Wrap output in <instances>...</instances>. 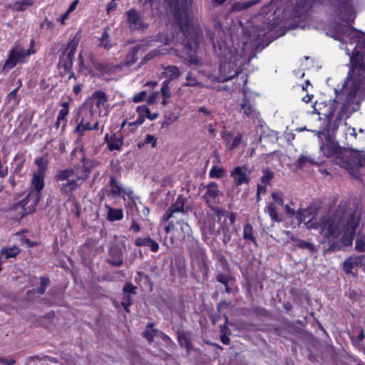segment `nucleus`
<instances>
[{
    "label": "nucleus",
    "instance_id": "16",
    "mask_svg": "<svg viewBox=\"0 0 365 365\" xmlns=\"http://www.w3.org/2000/svg\"><path fill=\"white\" fill-rule=\"evenodd\" d=\"M24 58V49L19 51L12 50L11 51L8 58L6 59L4 69L10 70L13 68L19 61Z\"/></svg>",
    "mask_w": 365,
    "mask_h": 365
},
{
    "label": "nucleus",
    "instance_id": "38",
    "mask_svg": "<svg viewBox=\"0 0 365 365\" xmlns=\"http://www.w3.org/2000/svg\"><path fill=\"white\" fill-rule=\"evenodd\" d=\"M33 4L32 0H20L14 3V6L18 11H24L27 7L31 6Z\"/></svg>",
    "mask_w": 365,
    "mask_h": 365
},
{
    "label": "nucleus",
    "instance_id": "64",
    "mask_svg": "<svg viewBox=\"0 0 365 365\" xmlns=\"http://www.w3.org/2000/svg\"><path fill=\"white\" fill-rule=\"evenodd\" d=\"M19 88H16L11 91L7 96V99L9 101H11L13 98H15L16 96V93L18 91Z\"/></svg>",
    "mask_w": 365,
    "mask_h": 365
},
{
    "label": "nucleus",
    "instance_id": "42",
    "mask_svg": "<svg viewBox=\"0 0 365 365\" xmlns=\"http://www.w3.org/2000/svg\"><path fill=\"white\" fill-rule=\"evenodd\" d=\"M137 287L134 286L132 283L128 282L123 286V294H135Z\"/></svg>",
    "mask_w": 365,
    "mask_h": 365
},
{
    "label": "nucleus",
    "instance_id": "31",
    "mask_svg": "<svg viewBox=\"0 0 365 365\" xmlns=\"http://www.w3.org/2000/svg\"><path fill=\"white\" fill-rule=\"evenodd\" d=\"M136 111H141L145 118H147L150 120L156 119L159 115L158 113H151L150 109L145 105L138 106Z\"/></svg>",
    "mask_w": 365,
    "mask_h": 365
},
{
    "label": "nucleus",
    "instance_id": "57",
    "mask_svg": "<svg viewBox=\"0 0 365 365\" xmlns=\"http://www.w3.org/2000/svg\"><path fill=\"white\" fill-rule=\"evenodd\" d=\"M68 113V110L66 109H61L58 112V117H57V123L61 122V120H63L65 119L66 115Z\"/></svg>",
    "mask_w": 365,
    "mask_h": 365
},
{
    "label": "nucleus",
    "instance_id": "1",
    "mask_svg": "<svg viewBox=\"0 0 365 365\" xmlns=\"http://www.w3.org/2000/svg\"><path fill=\"white\" fill-rule=\"evenodd\" d=\"M317 3L327 6L330 14L336 17L327 35L346 42L344 49L351 65L344 88L345 101L335 119V130L344 118L359 109L362 101L361 89L365 88V34L351 26L355 19L351 0H272L269 2V31L284 21L304 17Z\"/></svg>",
    "mask_w": 365,
    "mask_h": 365
},
{
    "label": "nucleus",
    "instance_id": "13",
    "mask_svg": "<svg viewBox=\"0 0 365 365\" xmlns=\"http://www.w3.org/2000/svg\"><path fill=\"white\" fill-rule=\"evenodd\" d=\"M125 247L115 244L108 249L106 262L113 267H119L123 264Z\"/></svg>",
    "mask_w": 365,
    "mask_h": 365
},
{
    "label": "nucleus",
    "instance_id": "19",
    "mask_svg": "<svg viewBox=\"0 0 365 365\" xmlns=\"http://www.w3.org/2000/svg\"><path fill=\"white\" fill-rule=\"evenodd\" d=\"M239 106L240 111L243 114L244 116L250 117L256 114V110L253 103L249 98H247L246 95H245Z\"/></svg>",
    "mask_w": 365,
    "mask_h": 365
},
{
    "label": "nucleus",
    "instance_id": "2",
    "mask_svg": "<svg viewBox=\"0 0 365 365\" xmlns=\"http://www.w3.org/2000/svg\"><path fill=\"white\" fill-rule=\"evenodd\" d=\"M360 214L347 202H341L333 215H323L318 222L312 220L306 222L307 228H319L320 233L329 239L337 238L343 233L341 242L344 246L352 245L356 228L359 225Z\"/></svg>",
    "mask_w": 365,
    "mask_h": 365
},
{
    "label": "nucleus",
    "instance_id": "62",
    "mask_svg": "<svg viewBox=\"0 0 365 365\" xmlns=\"http://www.w3.org/2000/svg\"><path fill=\"white\" fill-rule=\"evenodd\" d=\"M116 6H117V4H115V2L114 1H110L107 4V8H106L107 12L110 13L111 11L115 9Z\"/></svg>",
    "mask_w": 365,
    "mask_h": 365
},
{
    "label": "nucleus",
    "instance_id": "59",
    "mask_svg": "<svg viewBox=\"0 0 365 365\" xmlns=\"http://www.w3.org/2000/svg\"><path fill=\"white\" fill-rule=\"evenodd\" d=\"M284 208L287 215L290 217H292L297 214V212H295L294 210L289 205H285Z\"/></svg>",
    "mask_w": 365,
    "mask_h": 365
},
{
    "label": "nucleus",
    "instance_id": "22",
    "mask_svg": "<svg viewBox=\"0 0 365 365\" xmlns=\"http://www.w3.org/2000/svg\"><path fill=\"white\" fill-rule=\"evenodd\" d=\"M178 340L180 345L185 347L189 353L192 348L190 333L187 331L178 332Z\"/></svg>",
    "mask_w": 365,
    "mask_h": 365
},
{
    "label": "nucleus",
    "instance_id": "35",
    "mask_svg": "<svg viewBox=\"0 0 365 365\" xmlns=\"http://www.w3.org/2000/svg\"><path fill=\"white\" fill-rule=\"evenodd\" d=\"M262 176L261 177V182L264 185L269 184L270 181L274 178V173L269 168H265L262 170Z\"/></svg>",
    "mask_w": 365,
    "mask_h": 365
},
{
    "label": "nucleus",
    "instance_id": "40",
    "mask_svg": "<svg viewBox=\"0 0 365 365\" xmlns=\"http://www.w3.org/2000/svg\"><path fill=\"white\" fill-rule=\"evenodd\" d=\"M187 82L185 83V86H200L201 83H199L195 78L192 75L191 72H188L186 75Z\"/></svg>",
    "mask_w": 365,
    "mask_h": 365
},
{
    "label": "nucleus",
    "instance_id": "18",
    "mask_svg": "<svg viewBox=\"0 0 365 365\" xmlns=\"http://www.w3.org/2000/svg\"><path fill=\"white\" fill-rule=\"evenodd\" d=\"M364 259L365 257L362 255L349 257L344 262V270L346 273H351L355 267L362 266Z\"/></svg>",
    "mask_w": 365,
    "mask_h": 365
},
{
    "label": "nucleus",
    "instance_id": "63",
    "mask_svg": "<svg viewBox=\"0 0 365 365\" xmlns=\"http://www.w3.org/2000/svg\"><path fill=\"white\" fill-rule=\"evenodd\" d=\"M79 3V0H74L71 4L69 6L68 9H67V11L71 14L72 11H73L76 6H78Z\"/></svg>",
    "mask_w": 365,
    "mask_h": 365
},
{
    "label": "nucleus",
    "instance_id": "49",
    "mask_svg": "<svg viewBox=\"0 0 365 365\" xmlns=\"http://www.w3.org/2000/svg\"><path fill=\"white\" fill-rule=\"evenodd\" d=\"M137 113H138V118H137L136 120H135L134 122L130 123L129 125L138 126V125H142L144 123V121H145V116L143 115L142 112L141 111H137Z\"/></svg>",
    "mask_w": 365,
    "mask_h": 365
},
{
    "label": "nucleus",
    "instance_id": "9",
    "mask_svg": "<svg viewBox=\"0 0 365 365\" xmlns=\"http://www.w3.org/2000/svg\"><path fill=\"white\" fill-rule=\"evenodd\" d=\"M206 192L203 195V200L208 207L215 212L218 221L221 220V215H225L227 213L225 210H221L218 207L213 205L219 202L218 197L221 195V192L218 189L217 184L215 182H210L206 186Z\"/></svg>",
    "mask_w": 365,
    "mask_h": 365
},
{
    "label": "nucleus",
    "instance_id": "8",
    "mask_svg": "<svg viewBox=\"0 0 365 365\" xmlns=\"http://www.w3.org/2000/svg\"><path fill=\"white\" fill-rule=\"evenodd\" d=\"M192 274L197 278L200 274L202 279L206 280L208 276V265L207 256L202 249H197L191 253Z\"/></svg>",
    "mask_w": 365,
    "mask_h": 365
},
{
    "label": "nucleus",
    "instance_id": "41",
    "mask_svg": "<svg viewBox=\"0 0 365 365\" xmlns=\"http://www.w3.org/2000/svg\"><path fill=\"white\" fill-rule=\"evenodd\" d=\"M170 83V82H169V80H165L163 83V86L161 87V94L165 98H169L171 96L170 91V88L169 86Z\"/></svg>",
    "mask_w": 365,
    "mask_h": 365
},
{
    "label": "nucleus",
    "instance_id": "58",
    "mask_svg": "<svg viewBox=\"0 0 365 365\" xmlns=\"http://www.w3.org/2000/svg\"><path fill=\"white\" fill-rule=\"evenodd\" d=\"M145 95H146L145 91H141L138 95L134 96L133 102L138 103V102L143 101L144 98L145 97Z\"/></svg>",
    "mask_w": 365,
    "mask_h": 365
},
{
    "label": "nucleus",
    "instance_id": "56",
    "mask_svg": "<svg viewBox=\"0 0 365 365\" xmlns=\"http://www.w3.org/2000/svg\"><path fill=\"white\" fill-rule=\"evenodd\" d=\"M125 195L132 201V202H135V196L133 192L130 189H124V192H123V199L125 200Z\"/></svg>",
    "mask_w": 365,
    "mask_h": 365
},
{
    "label": "nucleus",
    "instance_id": "14",
    "mask_svg": "<svg viewBox=\"0 0 365 365\" xmlns=\"http://www.w3.org/2000/svg\"><path fill=\"white\" fill-rule=\"evenodd\" d=\"M246 169L245 166H237L231 172V176L233 177L236 185L239 186L249 182L250 179L247 175L250 172L247 173L244 171Z\"/></svg>",
    "mask_w": 365,
    "mask_h": 365
},
{
    "label": "nucleus",
    "instance_id": "26",
    "mask_svg": "<svg viewBox=\"0 0 365 365\" xmlns=\"http://www.w3.org/2000/svg\"><path fill=\"white\" fill-rule=\"evenodd\" d=\"M87 115L91 116V113L89 112L88 114H86L85 116H83L81 120H79V116L77 118V125L75 128V132L78 133L80 135H82L83 134V132L86 130H91V125L89 121L85 122V118H86Z\"/></svg>",
    "mask_w": 365,
    "mask_h": 365
},
{
    "label": "nucleus",
    "instance_id": "25",
    "mask_svg": "<svg viewBox=\"0 0 365 365\" xmlns=\"http://www.w3.org/2000/svg\"><path fill=\"white\" fill-rule=\"evenodd\" d=\"M108 209L107 220L110 222L120 220L123 217L122 209L113 208L110 205H106Z\"/></svg>",
    "mask_w": 365,
    "mask_h": 365
},
{
    "label": "nucleus",
    "instance_id": "10",
    "mask_svg": "<svg viewBox=\"0 0 365 365\" xmlns=\"http://www.w3.org/2000/svg\"><path fill=\"white\" fill-rule=\"evenodd\" d=\"M78 44V39L73 38L70 40L67 44L66 48L63 51L58 66L60 68H63L65 72H70L73 66V59Z\"/></svg>",
    "mask_w": 365,
    "mask_h": 365
},
{
    "label": "nucleus",
    "instance_id": "37",
    "mask_svg": "<svg viewBox=\"0 0 365 365\" xmlns=\"http://www.w3.org/2000/svg\"><path fill=\"white\" fill-rule=\"evenodd\" d=\"M243 237L246 240H251L256 243V239L252 235V227L251 225L247 224L244 226Z\"/></svg>",
    "mask_w": 365,
    "mask_h": 365
},
{
    "label": "nucleus",
    "instance_id": "45",
    "mask_svg": "<svg viewBox=\"0 0 365 365\" xmlns=\"http://www.w3.org/2000/svg\"><path fill=\"white\" fill-rule=\"evenodd\" d=\"M272 197L276 203H277L279 205H283L284 198L283 194L282 193L281 191L273 192L272 193Z\"/></svg>",
    "mask_w": 365,
    "mask_h": 365
},
{
    "label": "nucleus",
    "instance_id": "17",
    "mask_svg": "<svg viewBox=\"0 0 365 365\" xmlns=\"http://www.w3.org/2000/svg\"><path fill=\"white\" fill-rule=\"evenodd\" d=\"M105 141L110 151L120 150L123 144V138L121 134H115L110 136L107 134L105 137Z\"/></svg>",
    "mask_w": 365,
    "mask_h": 365
},
{
    "label": "nucleus",
    "instance_id": "44",
    "mask_svg": "<svg viewBox=\"0 0 365 365\" xmlns=\"http://www.w3.org/2000/svg\"><path fill=\"white\" fill-rule=\"evenodd\" d=\"M108 42H109V35L108 32V29H105L102 36L100 39V45L104 48L108 47Z\"/></svg>",
    "mask_w": 365,
    "mask_h": 365
},
{
    "label": "nucleus",
    "instance_id": "48",
    "mask_svg": "<svg viewBox=\"0 0 365 365\" xmlns=\"http://www.w3.org/2000/svg\"><path fill=\"white\" fill-rule=\"evenodd\" d=\"M307 213L309 215V212L307 210L301 211L300 210L297 212L296 217L298 220L299 223L305 222L307 218Z\"/></svg>",
    "mask_w": 365,
    "mask_h": 365
},
{
    "label": "nucleus",
    "instance_id": "3",
    "mask_svg": "<svg viewBox=\"0 0 365 365\" xmlns=\"http://www.w3.org/2000/svg\"><path fill=\"white\" fill-rule=\"evenodd\" d=\"M170 8L172 13L182 34V52L186 55L182 62L188 66H200L201 60L196 55V37L197 29L191 23L187 8L190 0H165Z\"/></svg>",
    "mask_w": 365,
    "mask_h": 365
},
{
    "label": "nucleus",
    "instance_id": "6",
    "mask_svg": "<svg viewBox=\"0 0 365 365\" xmlns=\"http://www.w3.org/2000/svg\"><path fill=\"white\" fill-rule=\"evenodd\" d=\"M44 175L41 173H35L33 175L32 186L34 190L31 191L25 198L16 203L14 209L19 211L21 217L32 213L35 210L36 205L38 203L41 194L40 191L44 187Z\"/></svg>",
    "mask_w": 365,
    "mask_h": 365
},
{
    "label": "nucleus",
    "instance_id": "43",
    "mask_svg": "<svg viewBox=\"0 0 365 365\" xmlns=\"http://www.w3.org/2000/svg\"><path fill=\"white\" fill-rule=\"evenodd\" d=\"M161 53H163V52H162V51H161V49H160V48H155V49L151 51L150 52H149L145 56V58H143V60L141 61L140 63L141 64L145 63L149 60L152 59L155 56H158L159 54H161Z\"/></svg>",
    "mask_w": 365,
    "mask_h": 365
},
{
    "label": "nucleus",
    "instance_id": "34",
    "mask_svg": "<svg viewBox=\"0 0 365 365\" xmlns=\"http://www.w3.org/2000/svg\"><path fill=\"white\" fill-rule=\"evenodd\" d=\"M225 174V172L222 168L214 165L210 171L209 176L212 178H221Z\"/></svg>",
    "mask_w": 365,
    "mask_h": 365
},
{
    "label": "nucleus",
    "instance_id": "39",
    "mask_svg": "<svg viewBox=\"0 0 365 365\" xmlns=\"http://www.w3.org/2000/svg\"><path fill=\"white\" fill-rule=\"evenodd\" d=\"M50 281L48 278L41 277L40 278V286L36 289V293L43 294L46 292V288L48 285Z\"/></svg>",
    "mask_w": 365,
    "mask_h": 365
},
{
    "label": "nucleus",
    "instance_id": "5",
    "mask_svg": "<svg viewBox=\"0 0 365 365\" xmlns=\"http://www.w3.org/2000/svg\"><path fill=\"white\" fill-rule=\"evenodd\" d=\"M212 46L215 53L220 60V73L218 76L212 78V81L224 83L241 73V56L232 45H228L225 41L220 40L217 43L213 41Z\"/></svg>",
    "mask_w": 365,
    "mask_h": 365
},
{
    "label": "nucleus",
    "instance_id": "52",
    "mask_svg": "<svg viewBox=\"0 0 365 365\" xmlns=\"http://www.w3.org/2000/svg\"><path fill=\"white\" fill-rule=\"evenodd\" d=\"M217 280L225 286H227V284H228L230 280V277L225 274H219L217 276Z\"/></svg>",
    "mask_w": 365,
    "mask_h": 365
},
{
    "label": "nucleus",
    "instance_id": "53",
    "mask_svg": "<svg viewBox=\"0 0 365 365\" xmlns=\"http://www.w3.org/2000/svg\"><path fill=\"white\" fill-rule=\"evenodd\" d=\"M355 249L358 252H364L365 250V243L364 239L359 238L356 240Z\"/></svg>",
    "mask_w": 365,
    "mask_h": 365
},
{
    "label": "nucleus",
    "instance_id": "24",
    "mask_svg": "<svg viewBox=\"0 0 365 365\" xmlns=\"http://www.w3.org/2000/svg\"><path fill=\"white\" fill-rule=\"evenodd\" d=\"M260 2V0H251L247 1L245 2H235L232 4L230 9V12H235V11H240L245 9H247L258 3Z\"/></svg>",
    "mask_w": 365,
    "mask_h": 365
},
{
    "label": "nucleus",
    "instance_id": "61",
    "mask_svg": "<svg viewBox=\"0 0 365 365\" xmlns=\"http://www.w3.org/2000/svg\"><path fill=\"white\" fill-rule=\"evenodd\" d=\"M340 250V246L336 242H332L329 248L327 249V252H335L336 250Z\"/></svg>",
    "mask_w": 365,
    "mask_h": 365
},
{
    "label": "nucleus",
    "instance_id": "15",
    "mask_svg": "<svg viewBox=\"0 0 365 365\" xmlns=\"http://www.w3.org/2000/svg\"><path fill=\"white\" fill-rule=\"evenodd\" d=\"M110 189L107 191V196L115 198L120 196L124 192L122 185L115 179L113 175L109 177Z\"/></svg>",
    "mask_w": 365,
    "mask_h": 365
},
{
    "label": "nucleus",
    "instance_id": "27",
    "mask_svg": "<svg viewBox=\"0 0 365 365\" xmlns=\"http://www.w3.org/2000/svg\"><path fill=\"white\" fill-rule=\"evenodd\" d=\"M163 74L167 78L166 80H169V82H170L180 76V71L175 66H168L164 68Z\"/></svg>",
    "mask_w": 365,
    "mask_h": 365
},
{
    "label": "nucleus",
    "instance_id": "23",
    "mask_svg": "<svg viewBox=\"0 0 365 365\" xmlns=\"http://www.w3.org/2000/svg\"><path fill=\"white\" fill-rule=\"evenodd\" d=\"M315 164H317L315 159L307 153L301 154L296 162V165L300 169Z\"/></svg>",
    "mask_w": 365,
    "mask_h": 365
},
{
    "label": "nucleus",
    "instance_id": "32",
    "mask_svg": "<svg viewBox=\"0 0 365 365\" xmlns=\"http://www.w3.org/2000/svg\"><path fill=\"white\" fill-rule=\"evenodd\" d=\"M297 247L302 249H306L311 253H315L317 252V248L314 244L304 240H297Z\"/></svg>",
    "mask_w": 365,
    "mask_h": 365
},
{
    "label": "nucleus",
    "instance_id": "30",
    "mask_svg": "<svg viewBox=\"0 0 365 365\" xmlns=\"http://www.w3.org/2000/svg\"><path fill=\"white\" fill-rule=\"evenodd\" d=\"M92 98L96 100V105L97 107L103 105L108 100L106 93L102 91H95L92 95Z\"/></svg>",
    "mask_w": 365,
    "mask_h": 365
},
{
    "label": "nucleus",
    "instance_id": "54",
    "mask_svg": "<svg viewBox=\"0 0 365 365\" xmlns=\"http://www.w3.org/2000/svg\"><path fill=\"white\" fill-rule=\"evenodd\" d=\"M41 28L46 29L48 30H53L54 29V24L46 19L40 25Z\"/></svg>",
    "mask_w": 365,
    "mask_h": 365
},
{
    "label": "nucleus",
    "instance_id": "7",
    "mask_svg": "<svg viewBox=\"0 0 365 365\" xmlns=\"http://www.w3.org/2000/svg\"><path fill=\"white\" fill-rule=\"evenodd\" d=\"M86 160L83 158V168L86 173L84 178L77 176L73 168L61 170L57 172L55 178L58 182V187L61 194L71 195L72 192L80 187L81 183H79V181L83 180L88 177L90 168L86 165Z\"/></svg>",
    "mask_w": 365,
    "mask_h": 365
},
{
    "label": "nucleus",
    "instance_id": "20",
    "mask_svg": "<svg viewBox=\"0 0 365 365\" xmlns=\"http://www.w3.org/2000/svg\"><path fill=\"white\" fill-rule=\"evenodd\" d=\"M141 49L145 51L143 44H138L131 48L125 57V63L126 66H131L137 61V54Z\"/></svg>",
    "mask_w": 365,
    "mask_h": 365
},
{
    "label": "nucleus",
    "instance_id": "4",
    "mask_svg": "<svg viewBox=\"0 0 365 365\" xmlns=\"http://www.w3.org/2000/svg\"><path fill=\"white\" fill-rule=\"evenodd\" d=\"M327 139V143L320 146L324 154L328 158H333L334 163L346 169L354 178L360 179L359 169L365 164V151L342 148L331 140L329 137Z\"/></svg>",
    "mask_w": 365,
    "mask_h": 365
},
{
    "label": "nucleus",
    "instance_id": "47",
    "mask_svg": "<svg viewBox=\"0 0 365 365\" xmlns=\"http://www.w3.org/2000/svg\"><path fill=\"white\" fill-rule=\"evenodd\" d=\"M242 141V135L238 134L232 140V143L230 142L229 145H227V148L229 150H234L241 143Z\"/></svg>",
    "mask_w": 365,
    "mask_h": 365
},
{
    "label": "nucleus",
    "instance_id": "28",
    "mask_svg": "<svg viewBox=\"0 0 365 365\" xmlns=\"http://www.w3.org/2000/svg\"><path fill=\"white\" fill-rule=\"evenodd\" d=\"M188 217H182L180 220H176V223L180 225L181 232L184 234V237L190 236L192 234L190 226L187 223Z\"/></svg>",
    "mask_w": 365,
    "mask_h": 365
},
{
    "label": "nucleus",
    "instance_id": "29",
    "mask_svg": "<svg viewBox=\"0 0 365 365\" xmlns=\"http://www.w3.org/2000/svg\"><path fill=\"white\" fill-rule=\"evenodd\" d=\"M272 221L280 222H282V219L278 215V210L277 206L274 203H269L267 205V210H266Z\"/></svg>",
    "mask_w": 365,
    "mask_h": 365
},
{
    "label": "nucleus",
    "instance_id": "12",
    "mask_svg": "<svg viewBox=\"0 0 365 365\" xmlns=\"http://www.w3.org/2000/svg\"><path fill=\"white\" fill-rule=\"evenodd\" d=\"M185 202V198L182 195H179L163 216L164 219L170 220V219H177L179 217H188L189 207L184 208Z\"/></svg>",
    "mask_w": 365,
    "mask_h": 365
},
{
    "label": "nucleus",
    "instance_id": "50",
    "mask_svg": "<svg viewBox=\"0 0 365 365\" xmlns=\"http://www.w3.org/2000/svg\"><path fill=\"white\" fill-rule=\"evenodd\" d=\"M144 143H145V144L150 143L152 148H155L157 145V138L152 135L148 134L145 136Z\"/></svg>",
    "mask_w": 365,
    "mask_h": 365
},
{
    "label": "nucleus",
    "instance_id": "46",
    "mask_svg": "<svg viewBox=\"0 0 365 365\" xmlns=\"http://www.w3.org/2000/svg\"><path fill=\"white\" fill-rule=\"evenodd\" d=\"M35 163L38 167V170L37 173H41L44 175V172L46 170V162L45 160L42 158H38L36 160Z\"/></svg>",
    "mask_w": 365,
    "mask_h": 365
},
{
    "label": "nucleus",
    "instance_id": "51",
    "mask_svg": "<svg viewBox=\"0 0 365 365\" xmlns=\"http://www.w3.org/2000/svg\"><path fill=\"white\" fill-rule=\"evenodd\" d=\"M131 294H123V300L121 302L122 307L130 306L133 304Z\"/></svg>",
    "mask_w": 365,
    "mask_h": 365
},
{
    "label": "nucleus",
    "instance_id": "11",
    "mask_svg": "<svg viewBox=\"0 0 365 365\" xmlns=\"http://www.w3.org/2000/svg\"><path fill=\"white\" fill-rule=\"evenodd\" d=\"M125 23L132 31L144 30L148 27V24L144 21L142 14L135 8L124 13Z\"/></svg>",
    "mask_w": 365,
    "mask_h": 365
},
{
    "label": "nucleus",
    "instance_id": "33",
    "mask_svg": "<svg viewBox=\"0 0 365 365\" xmlns=\"http://www.w3.org/2000/svg\"><path fill=\"white\" fill-rule=\"evenodd\" d=\"M19 252L20 250L16 246L9 248L4 247L1 251V254L5 255L6 258L14 257L19 253Z\"/></svg>",
    "mask_w": 365,
    "mask_h": 365
},
{
    "label": "nucleus",
    "instance_id": "21",
    "mask_svg": "<svg viewBox=\"0 0 365 365\" xmlns=\"http://www.w3.org/2000/svg\"><path fill=\"white\" fill-rule=\"evenodd\" d=\"M135 245L138 247H148L154 252H157L159 249L158 243L150 237H139L135 240Z\"/></svg>",
    "mask_w": 365,
    "mask_h": 365
},
{
    "label": "nucleus",
    "instance_id": "36",
    "mask_svg": "<svg viewBox=\"0 0 365 365\" xmlns=\"http://www.w3.org/2000/svg\"><path fill=\"white\" fill-rule=\"evenodd\" d=\"M153 324H152V323L148 324L146 327L145 331H144V336L150 342L153 341V338L156 335V333L158 331L157 329H153Z\"/></svg>",
    "mask_w": 365,
    "mask_h": 365
},
{
    "label": "nucleus",
    "instance_id": "60",
    "mask_svg": "<svg viewBox=\"0 0 365 365\" xmlns=\"http://www.w3.org/2000/svg\"><path fill=\"white\" fill-rule=\"evenodd\" d=\"M0 363L5 365H14L16 361L14 359H6L0 356Z\"/></svg>",
    "mask_w": 365,
    "mask_h": 365
},
{
    "label": "nucleus",
    "instance_id": "55",
    "mask_svg": "<svg viewBox=\"0 0 365 365\" xmlns=\"http://www.w3.org/2000/svg\"><path fill=\"white\" fill-rule=\"evenodd\" d=\"M231 136H232V133L227 130H224L221 134V137H222L224 143H225L226 147H227V145H229V143L230 142Z\"/></svg>",
    "mask_w": 365,
    "mask_h": 365
}]
</instances>
